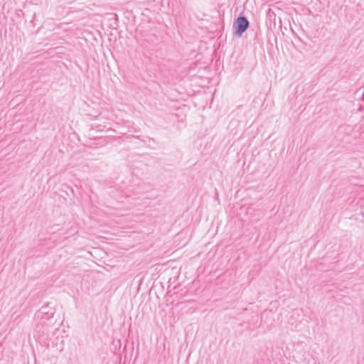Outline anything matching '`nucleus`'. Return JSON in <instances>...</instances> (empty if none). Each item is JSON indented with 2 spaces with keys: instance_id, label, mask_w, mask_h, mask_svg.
<instances>
[{
  "instance_id": "f257e3e1",
  "label": "nucleus",
  "mask_w": 364,
  "mask_h": 364,
  "mask_svg": "<svg viewBox=\"0 0 364 364\" xmlns=\"http://www.w3.org/2000/svg\"><path fill=\"white\" fill-rule=\"evenodd\" d=\"M249 26L250 22L247 18L244 15H240L233 23V35L237 38L241 37Z\"/></svg>"
},
{
  "instance_id": "f03ea898",
  "label": "nucleus",
  "mask_w": 364,
  "mask_h": 364,
  "mask_svg": "<svg viewBox=\"0 0 364 364\" xmlns=\"http://www.w3.org/2000/svg\"><path fill=\"white\" fill-rule=\"evenodd\" d=\"M55 314L53 307L46 304L42 306L36 314V317L40 319L48 320L52 318Z\"/></svg>"
},
{
  "instance_id": "7ed1b4c3",
  "label": "nucleus",
  "mask_w": 364,
  "mask_h": 364,
  "mask_svg": "<svg viewBox=\"0 0 364 364\" xmlns=\"http://www.w3.org/2000/svg\"><path fill=\"white\" fill-rule=\"evenodd\" d=\"M132 138H139V136H132Z\"/></svg>"
}]
</instances>
